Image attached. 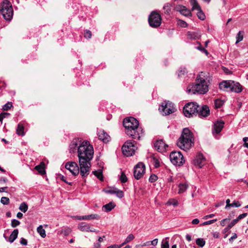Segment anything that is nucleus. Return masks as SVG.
Segmentation results:
<instances>
[{
	"label": "nucleus",
	"instance_id": "obj_28",
	"mask_svg": "<svg viewBox=\"0 0 248 248\" xmlns=\"http://www.w3.org/2000/svg\"><path fill=\"white\" fill-rule=\"evenodd\" d=\"M16 134L22 136L24 135V126L21 124H19L17 125L16 129Z\"/></svg>",
	"mask_w": 248,
	"mask_h": 248
},
{
	"label": "nucleus",
	"instance_id": "obj_38",
	"mask_svg": "<svg viewBox=\"0 0 248 248\" xmlns=\"http://www.w3.org/2000/svg\"><path fill=\"white\" fill-rule=\"evenodd\" d=\"M120 180L121 182L123 183H124L126 182L127 181V178L126 176L125 175V173H124V172H123V171L121 172V176L120 177Z\"/></svg>",
	"mask_w": 248,
	"mask_h": 248
},
{
	"label": "nucleus",
	"instance_id": "obj_31",
	"mask_svg": "<svg viewBox=\"0 0 248 248\" xmlns=\"http://www.w3.org/2000/svg\"><path fill=\"white\" fill-rule=\"evenodd\" d=\"M196 243L199 247L202 248L205 244V241L203 238H199L196 240Z\"/></svg>",
	"mask_w": 248,
	"mask_h": 248
},
{
	"label": "nucleus",
	"instance_id": "obj_52",
	"mask_svg": "<svg viewBox=\"0 0 248 248\" xmlns=\"http://www.w3.org/2000/svg\"><path fill=\"white\" fill-rule=\"evenodd\" d=\"M71 232V230L70 228H66L62 231V233L64 235H68Z\"/></svg>",
	"mask_w": 248,
	"mask_h": 248
},
{
	"label": "nucleus",
	"instance_id": "obj_1",
	"mask_svg": "<svg viewBox=\"0 0 248 248\" xmlns=\"http://www.w3.org/2000/svg\"><path fill=\"white\" fill-rule=\"evenodd\" d=\"M93 148L88 141H82L78 146V156L80 175L82 177H86L89 175L91 161L93 158Z\"/></svg>",
	"mask_w": 248,
	"mask_h": 248
},
{
	"label": "nucleus",
	"instance_id": "obj_56",
	"mask_svg": "<svg viewBox=\"0 0 248 248\" xmlns=\"http://www.w3.org/2000/svg\"><path fill=\"white\" fill-rule=\"evenodd\" d=\"M237 237L236 233H234L232 236L229 239V242L232 243V241Z\"/></svg>",
	"mask_w": 248,
	"mask_h": 248
},
{
	"label": "nucleus",
	"instance_id": "obj_24",
	"mask_svg": "<svg viewBox=\"0 0 248 248\" xmlns=\"http://www.w3.org/2000/svg\"><path fill=\"white\" fill-rule=\"evenodd\" d=\"M18 234V230L17 229L14 230L10 234L8 241L12 243L17 238Z\"/></svg>",
	"mask_w": 248,
	"mask_h": 248
},
{
	"label": "nucleus",
	"instance_id": "obj_41",
	"mask_svg": "<svg viewBox=\"0 0 248 248\" xmlns=\"http://www.w3.org/2000/svg\"><path fill=\"white\" fill-rule=\"evenodd\" d=\"M231 217H232L230 215L228 218H226L225 219L221 220L220 221V225L222 226H224L227 223H228L230 221V219H231Z\"/></svg>",
	"mask_w": 248,
	"mask_h": 248
},
{
	"label": "nucleus",
	"instance_id": "obj_53",
	"mask_svg": "<svg viewBox=\"0 0 248 248\" xmlns=\"http://www.w3.org/2000/svg\"><path fill=\"white\" fill-rule=\"evenodd\" d=\"M248 215V214L245 213H243L241 215H240L239 216H238V217L236 218V219H238V221L239 220H240V219H242V218H245V217H246Z\"/></svg>",
	"mask_w": 248,
	"mask_h": 248
},
{
	"label": "nucleus",
	"instance_id": "obj_8",
	"mask_svg": "<svg viewBox=\"0 0 248 248\" xmlns=\"http://www.w3.org/2000/svg\"><path fill=\"white\" fill-rule=\"evenodd\" d=\"M134 142L135 141L128 140L124 143L122 148L124 155L126 156H130L135 154L137 147L135 146Z\"/></svg>",
	"mask_w": 248,
	"mask_h": 248
},
{
	"label": "nucleus",
	"instance_id": "obj_5",
	"mask_svg": "<svg viewBox=\"0 0 248 248\" xmlns=\"http://www.w3.org/2000/svg\"><path fill=\"white\" fill-rule=\"evenodd\" d=\"M194 141L192 133L188 128H185L177 141V145L181 149L187 151L194 144Z\"/></svg>",
	"mask_w": 248,
	"mask_h": 248
},
{
	"label": "nucleus",
	"instance_id": "obj_51",
	"mask_svg": "<svg viewBox=\"0 0 248 248\" xmlns=\"http://www.w3.org/2000/svg\"><path fill=\"white\" fill-rule=\"evenodd\" d=\"M238 219H234L232 220L231 222L228 224L229 227H230L231 229L233 227L237 222H238Z\"/></svg>",
	"mask_w": 248,
	"mask_h": 248
},
{
	"label": "nucleus",
	"instance_id": "obj_17",
	"mask_svg": "<svg viewBox=\"0 0 248 248\" xmlns=\"http://www.w3.org/2000/svg\"><path fill=\"white\" fill-rule=\"evenodd\" d=\"M78 229L82 232H95V230L93 228H91L90 224L86 222H82L79 223Z\"/></svg>",
	"mask_w": 248,
	"mask_h": 248
},
{
	"label": "nucleus",
	"instance_id": "obj_4",
	"mask_svg": "<svg viewBox=\"0 0 248 248\" xmlns=\"http://www.w3.org/2000/svg\"><path fill=\"white\" fill-rule=\"evenodd\" d=\"M123 125L126 129L127 135L135 139L140 140L143 135V129L139 126V121L133 117L125 118Z\"/></svg>",
	"mask_w": 248,
	"mask_h": 248
},
{
	"label": "nucleus",
	"instance_id": "obj_34",
	"mask_svg": "<svg viewBox=\"0 0 248 248\" xmlns=\"http://www.w3.org/2000/svg\"><path fill=\"white\" fill-rule=\"evenodd\" d=\"M93 174L100 180H103V176L102 174V170H98L93 171Z\"/></svg>",
	"mask_w": 248,
	"mask_h": 248
},
{
	"label": "nucleus",
	"instance_id": "obj_21",
	"mask_svg": "<svg viewBox=\"0 0 248 248\" xmlns=\"http://www.w3.org/2000/svg\"><path fill=\"white\" fill-rule=\"evenodd\" d=\"M242 90V86L238 82L233 81L231 87V92L236 93H240Z\"/></svg>",
	"mask_w": 248,
	"mask_h": 248
},
{
	"label": "nucleus",
	"instance_id": "obj_58",
	"mask_svg": "<svg viewBox=\"0 0 248 248\" xmlns=\"http://www.w3.org/2000/svg\"><path fill=\"white\" fill-rule=\"evenodd\" d=\"M158 243V239L155 238L154 239L153 241H151V245L153 246H156Z\"/></svg>",
	"mask_w": 248,
	"mask_h": 248
},
{
	"label": "nucleus",
	"instance_id": "obj_37",
	"mask_svg": "<svg viewBox=\"0 0 248 248\" xmlns=\"http://www.w3.org/2000/svg\"><path fill=\"white\" fill-rule=\"evenodd\" d=\"M197 16L199 19L203 20L205 19V16L204 14L202 12V9L198 10Z\"/></svg>",
	"mask_w": 248,
	"mask_h": 248
},
{
	"label": "nucleus",
	"instance_id": "obj_3",
	"mask_svg": "<svg viewBox=\"0 0 248 248\" xmlns=\"http://www.w3.org/2000/svg\"><path fill=\"white\" fill-rule=\"evenodd\" d=\"M183 113L187 117L198 115L200 118L206 117L210 114V109L207 105L199 106L196 103L186 104L183 108Z\"/></svg>",
	"mask_w": 248,
	"mask_h": 248
},
{
	"label": "nucleus",
	"instance_id": "obj_15",
	"mask_svg": "<svg viewBox=\"0 0 248 248\" xmlns=\"http://www.w3.org/2000/svg\"><path fill=\"white\" fill-rule=\"evenodd\" d=\"M156 149L159 152L163 153L166 151L168 145L162 140H158L154 144Z\"/></svg>",
	"mask_w": 248,
	"mask_h": 248
},
{
	"label": "nucleus",
	"instance_id": "obj_59",
	"mask_svg": "<svg viewBox=\"0 0 248 248\" xmlns=\"http://www.w3.org/2000/svg\"><path fill=\"white\" fill-rule=\"evenodd\" d=\"M226 205L225 206L226 209H228L229 207H231V203H230V200L227 199L226 201Z\"/></svg>",
	"mask_w": 248,
	"mask_h": 248
},
{
	"label": "nucleus",
	"instance_id": "obj_62",
	"mask_svg": "<svg viewBox=\"0 0 248 248\" xmlns=\"http://www.w3.org/2000/svg\"><path fill=\"white\" fill-rule=\"evenodd\" d=\"M121 247L122 245H112L107 247V248H120Z\"/></svg>",
	"mask_w": 248,
	"mask_h": 248
},
{
	"label": "nucleus",
	"instance_id": "obj_29",
	"mask_svg": "<svg viewBox=\"0 0 248 248\" xmlns=\"http://www.w3.org/2000/svg\"><path fill=\"white\" fill-rule=\"evenodd\" d=\"M37 231L42 237L45 238L46 236V231L43 228L42 225H40L37 228Z\"/></svg>",
	"mask_w": 248,
	"mask_h": 248
},
{
	"label": "nucleus",
	"instance_id": "obj_14",
	"mask_svg": "<svg viewBox=\"0 0 248 248\" xmlns=\"http://www.w3.org/2000/svg\"><path fill=\"white\" fill-rule=\"evenodd\" d=\"M233 80H224L219 84V88L226 92H231V87Z\"/></svg>",
	"mask_w": 248,
	"mask_h": 248
},
{
	"label": "nucleus",
	"instance_id": "obj_12",
	"mask_svg": "<svg viewBox=\"0 0 248 248\" xmlns=\"http://www.w3.org/2000/svg\"><path fill=\"white\" fill-rule=\"evenodd\" d=\"M65 168L74 175H78L79 172V168L75 162H68L66 163Z\"/></svg>",
	"mask_w": 248,
	"mask_h": 248
},
{
	"label": "nucleus",
	"instance_id": "obj_2",
	"mask_svg": "<svg viewBox=\"0 0 248 248\" xmlns=\"http://www.w3.org/2000/svg\"><path fill=\"white\" fill-rule=\"evenodd\" d=\"M205 73L201 72L197 77L195 83L189 85L186 92L189 94H205L208 91V84L206 81Z\"/></svg>",
	"mask_w": 248,
	"mask_h": 248
},
{
	"label": "nucleus",
	"instance_id": "obj_49",
	"mask_svg": "<svg viewBox=\"0 0 248 248\" xmlns=\"http://www.w3.org/2000/svg\"><path fill=\"white\" fill-rule=\"evenodd\" d=\"M178 24L183 28H186L187 26V23L185 21L182 20H179L178 21Z\"/></svg>",
	"mask_w": 248,
	"mask_h": 248
},
{
	"label": "nucleus",
	"instance_id": "obj_43",
	"mask_svg": "<svg viewBox=\"0 0 248 248\" xmlns=\"http://www.w3.org/2000/svg\"><path fill=\"white\" fill-rule=\"evenodd\" d=\"M187 73V70L185 68H180L178 71V77H182L183 75Z\"/></svg>",
	"mask_w": 248,
	"mask_h": 248
},
{
	"label": "nucleus",
	"instance_id": "obj_18",
	"mask_svg": "<svg viewBox=\"0 0 248 248\" xmlns=\"http://www.w3.org/2000/svg\"><path fill=\"white\" fill-rule=\"evenodd\" d=\"M176 10L185 16H191L192 15L190 11L184 6L181 5H178L176 7Z\"/></svg>",
	"mask_w": 248,
	"mask_h": 248
},
{
	"label": "nucleus",
	"instance_id": "obj_36",
	"mask_svg": "<svg viewBox=\"0 0 248 248\" xmlns=\"http://www.w3.org/2000/svg\"><path fill=\"white\" fill-rule=\"evenodd\" d=\"M163 9L165 10V14H169L171 10L170 5L169 3L165 4L163 7Z\"/></svg>",
	"mask_w": 248,
	"mask_h": 248
},
{
	"label": "nucleus",
	"instance_id": "obj_44",
	"mask_svg": "<svg viewBox=\"0 0 248 248\" xmlns=\"http://www.w3.org/2000/svg\"><path fill=\"white\" fill-rule=\"evenodd\" d=\"M19 224L20 222L16 219H12L11 221V226L13 228H15Z\"/></svg>",
	"mask_w": 248,
	"mask_h": 248
},
{
	"label": "nucleus",
	"instance_id": "obj_42",
	"mask_svg": "<svg viewBox=\"0 0 248 248\" xmlns=\"http://www.w3.org/2000/svg\"><path fill=\"white\" fill-rule=\"evenodd\" d=\"M12 106V103L10 102H8L3 106L2 109L3 110H8Z\"/></svg>",
	"mask_w": 248,
	"mask_h": 248
},
{
	"label": "nucleus",
	"instance_id": "obj_63",
	"mask_svg": "<svg viewBox=\"0 0 248 248\" xmlns=\"http://www.w3.org/2000/svg\"><path fill=\"white\" fill-rule=\"evenodd\" d=\"M231 228L229 227L228 226H227L226 228L224 229V230L222 231V233L225 234L227 232H228Z\"/></svg>",
	"mask_w": 248,
	"mask_h": 248
},
{
	"label": "nucleus",
	"instance_id": "obj_13",
	"mask_svg": "<svg viewBox=\"0 0 248 248\" xmlns=\"http://www.w3.org/2000/svg\"><path fill=\"white\" fill-rule=\"evenodd\" d=\"M224 122L222 121H217L214 123L212 128V133L214 135L219 134L224 127Z\"/></svg>",
	"mask_w": 248,
	"mask_h": 248
},
{
	"label": "nucleus",
	"instance_id": "obj_32",
	"mask_svg": "<svg viewBox=\"0 0 248 248\" xmlns=\"http://www.w3.org/2000/svg\"><path fill=\"white\" fill-rule=\"evenodd\" d=\"M19 209L22 212L25 213L28 210V206L26 202H23L20 204Z\"/></svg>",
	"mask_w": 248,
	"mask_h": 248
},
{
	"label": "nucleus",
	"instance_id": "obj_7",
	"mask_svg": "<svg viewBox=\"0 0 248 248\" xmlns=\"http://www.w3.org/2000/svg\"><path fill=\"white\" fill-rule=\"evenodd\" d=\"M170 158L171 162L175 166H181L185 162L183 155L179 151L172 152L170 155Z\"/></svg>",
	"mask_w": 248,
	"mask_h": 248
},
{
	"label": "nucleus",
	"instance_id": "obj_23",
	"mask_svg": "<svg viewBox=\"0 0 248 248\" xmlns=\"http://www.w3.org/2000/svg\"><path fill=\"white\" fill-rule=\"evenodd\" d=\"M45 165V163L41 162L39 165L35 166V169L37 170L40 174L44 175L46 173Z\"/></svg>",
	"mask_w": 248,
	"mask_h": 248
},
{
	"label": "nucleus",
	"instance_id": "obj_22",
	"mask_svg": "<svg viewBox=\"0 0 248 248\" xmlns=\"http://www.w3.org/2000/svg\"><path fill=\"white\" fill-rule=\"evenodd\" d=\"M100 218V216L97 214H91L87 216H82L78 217V219L79 220H91L97 219H98Z\"/></svg>",
	"mask_w": 248,
	"mask_h": 248
},
{
	"label": "nucleus",
	"instance_id": "obj_64",
	"mask_svg": "<svg viewBox=\"0 0 248 248\" xmlns=\"http://www.w3.org/2000/svg\"><path fill=\"white\" fill-rule=\"evenodd\" d=\"M151 245V241H147L144 243H143L141 246L142 247L148 246Z\"/></svg>",
	"mask_w": 248,
	"mask_h": 248
},
{
	"label": "nucleus",
	"instance_id": "obj_27",
	"mask_svg": "<svg viewBox=\"0 0 248 248\" xmlns=\"http://www.w3.org/2000/svg\"><path fill=\"white\" fill-rule=\"evenodd\" d=\"M190 4L192 6V10H200L201 7L200 5L198 4L197 0H190Z\"/></svg>",
	"mask_w": 248,
	"mask_h": 248
},
{
	"label": "nucleus",
	"instance_id": "obj_55",
	"mask_svg": "<svg viewBox=\"0 0 248 248\" xmlns=\"http://www.w3.org/2000/svg\"><path fill=\"white\" fill-rule=\"evenodd\" d=\"M154 162L155 168H158L160 166V162L157 159L154 158Z\"/></svg>",
	"mask_w": 248,
	"mask_h": 248
},
{
	"label": "nucleus",
	"instance_id": "obj_39",
	"mask_svg": "<svg viewBox=\"0 0 248 248\" xmlns=\"http://www.w3.org/2000/svg\"><path fill=\"white\" fill-rule=\"evenodd\" d=\"M224 102L219 99L216 100L215 101V106L217 108H220L223 104Z\"/></svg>",
	"mask_w": 248,
	"mask_h": 248
},
{
	"label": "nucleus",
	"instance_id": "obj_35",
	"mask_svg": "<svg viewBox=\"0 0 248 248\" xmlns=\"http://www.w3.org/2000/svg\"><path fill=\"white\" fill-rule=\"evenodd\" d=\"M135 238L134 235L133 234H130L128 235V236L126 237V238L125 239L124 242L121 245L122 246L125 245L126 243H129L131 241L133 240Z\"/></svg>",
	"mask_w": 248,
	"mask_h": 248
},
{
	"label": "nucleus",
	"instance_id": "obj_11",
	"mask_svg": "<svg viewBox=\"0 0 248 248\" xmlns=\"http://www.w3.org/2000/svg\"><path fill=\"white\" fill-rule=\"evenodd\" d=\"M145 166L141 162L138 163L135 167L134 171V176L135 179L139 180L141 178L145 173Z\"/></svg>",
	"mask_w": 248,
	"mask_h": 248
},
{
	"label": "nucleus",
	"instance_id": "obj_40",
	"mask_svg": "<svg viewBox=\"0 0 248 248\" xmlns=\"http://www.w3.org/2000/svg\"><path fill=\"white\" fill-rule=\"evenodd\" d=\"M0 202L3 205H8L10 202V200L8 197H2L1 198Z\"/></svg>",
	"mask_w": 248,
	"mask_h": 248
},
{
	"label": "nucleus",
	"instance_id": "obj_54",
	"mask_svg": "<svg viewBox=\"0 0 248 248\" xmlns=\"http://www.w3.org/2000/svg\"><path fill=\"white\" fill-rule=\"evenodd\" d=\"M197 48L202 52H204L206 54H208V51L204 48L202 47L201 45L200 44V46H198Z\"/></svg>",
	"mask_w": 248,
	"mask_h": 248
},
{
	"label": "nucleus",
	"instance_id": "obj_46",
	"mask_svg": "<svg viewBox=\"0 0 248 248\" xmlns=\"http://www.w3.org/2000/svg\"><path fill=\"white\" fill-rule=\"evenodd\" d=\"M158 177L155 174H152L149 177V181L151 183L155 182L157 180Z\"/></svg>",
	"mask_w": 248,
	"mask_h": 248
},
{
	"label": "nucleus",
	"instance_id": "obj_26",
	"mask_svg": "<svg viewBox=\"0 0 248 248\" xmlns=\"http://www.w3.org/2000/svg\"><path fill=\"white\" fill-rule=\"evenodd\" d=\"M178 187V193L180 194L185 192L186 190L188 187V185L186 183H181L179 185Z\"/></svg>",
	"mask_w": 248,
	"mask_h": 248
},
{
	"label": "nucleus",
	"instance_id": "obj_60",
	"mask_svg": "<svg viewBox=\"0 0 248 248\" xmlns=\"http://www.w3.org/2000/svg\"><path fill=\"white\" fill-rule=\"evenodd\" d=\"M188 35L189 38H192V39H196V38L198 37L196 35H195L194 33H189Z\"/></svg>",
	"mask_w": 248,
	"mask_h": 248
},
{
	"label": "nucleus",
	"instance_id": "obj_19",
	"mask_svg": "<svg viewBox=\"0 0 248 248\" xmlns=\"http://www.w3.org/2000/svg\"><path fill=\"white\" fill-rule=\"evenodd\" d=\"M204 160L205 158L203 157V155L201 154H199L196 156L193 162L195 165L201 168L203 166Z\"/></svg>",
	"mask_w": 248,
	"mask_h": 248
},
{
	"label": "nucleus",
	"instance_id": "obj_30",
	"mask_svg": "<svg viewBox=\"0 0 248 248\" xmlns=\"http://www.w3.org/2000/svg\"><path fill=\"white\" fill-rule=\"evenodd\" d=\"M244 32L243 31H239L236 36V44L238 43L243 39Z\"/></svg>",
	"mask_w": 248,
	"mask_h": 248
},
{
	"label": "nucleus",
	"instance_id": "obj_25",
	"mask_svg": "<svg viewBox=\"0 0 248 248\" xmlns=\"http://www.w3.org/2000/svg\"><path fill=\"white\" fill-rule=\"evenodd\" d=\"M115 207V203L113 202H110L109 203L103 205L102 207V210L105 212H108L110 211Z\"/></svg>",
	"mask_w": 248,
	"mask_h": 248
},
{
	"label": "nucleus",
	"instance_id": "obj_10",
	"mask_svg": "<svg viewBox=\"0 0 248 248\" xmlns=\"http://www.w3.org/2000/svg\"><path fill=\"white\" fill-rule=\"evenodd\" d=\"M161 17L156 11H153L149 16L148 22L150 26L153 28H157L161 24Z\"/></svg>",
	"mask_w": 248,
	"mask_h": 248
},
{
	"label": "nucleus",
	"instance_id": "obj_61",
	"mask_svg": "<svg viewBox=\"0 0 248 248\" xmlns=\"http://www.w3.org/2000/svg\"><path fill=\"white\" fill-rule=\"evenodd\" d=\"M116 189H109V190H107L106 192L107 193H108L113 194H115Z\"/></svg>",
	"mask_w": 248,
	"mask_h": 248
},
{
	"label": "nucleus",
	"instance_id": "obj_20",
	"mask_svg": "<svg viewBox=\"0 0 248 248\" xmlns=\"http://www.w3.org/2000/svg\"><path fill=\"white\" fill-rule=\"evenodd\" d=\"M98 136L99 140H102L104 142H108L110 139L109 135L104 130H100L98 133Z\"/></svg>",
	"mask_w": 248,
	"mask_h": 248
},
{
	"label": "nucleus",
	"instance_id": "obj_16",
	"mask_svg": "<svg viewBox=\"0 0 248 248\" xmlns=\"http://www.w3.org/2000/svg\"><path fill=\"white\" fill-rule=\"evenodd\" d=\"M82 141L79 139H75L73 140L69 146V151L70 153L78 152V146Z\"/></svg>",
	"mask_w": 248,
	"mask_h": 248
},
{
	"label": "nucleus",
	"instance_id": "obj_45",
	"mask_svg": "<svg viewBox=\"0 0 248 248\" xmlns=\"http://www.w3.org/2000/svg\"><path fill=\"white\" fill-rule=\"evenodd\" d=\"M241 205V203L238 201H234L232 203L231 207H239Z\"/></svg>",
	"mask_w": 248,
	"mask_h": 248
},
{
	"label": "nucleus",
	"instance_id": "obj_9",
	"mask_svg": "<svg viewBox=\"0 0 248 248\" xmlns=\"http://www.w3.org/2000/svg\"><path fill=\"white\" fill-rule=\"evenodd\" d=\"M159 110L163 115H169L176 111L174 104L170 101H164L159 108Z\"/></svg>",
	"mask_w": 248,
	"mask_h": 248
},
{
	"label": "nucleus",
	"instance_id": "obj_6",
	"mask_svg": "<svg viewBox=\"0 0 248 248\" xmlns=\"http://www.w3.org/2000/svg\"><path fill=\"white\" fill-rule=\"evenodd\" d=\"M0 12L4 18L6 20H11L13 18V9L10 2L8 0H4L0 8Z\"/></svg>",
	"mask_w": 248,
	"mask_h": 248
},
{
	"label": "nucleus",
	"instance_id": "obj_48",
	"mask_svg": "<svg viewBox=\"0 0 248 248\" xmlns=\"http://www.w3.org/2000/svg\"><path fill=\"white\" fill-rule=\"evenodd\" d=\"M217 221V219H212L209 221H207L205 222H204L202 224H201V226H205L207 225L211 224Z\"/></svg>",
	"mask_w": 248,
	"mask_h": 248
},
{
	"label": "nucleus",
	"instance_id": "obj_57",
	"mask_svg": "<svg viewBox=\"0 0 248 248\" xmlns=\"http://www.w3.org/2000/svg\"><path fill=\"white\" fill-rule=\"evenodd\" d=\"M20 243L21 245L26 246L27 245V241L24 238H22L20 240Z\"/></svg>",
	"mask_w": 248,
	"mask_h": 248
},
{
	"label": "nucleus",
	"instance_id": "obj_33",
	"mask_svg": "<svg viewBox=\"0 0 248 248\" xmlns=\"http://www.w3.org/2000/svg\"><path fill=\"white\" fill-rule=\"evenodd\" d=\"M169 237L165 238V239H163L161 243V248H169Z\"/></svg>",
	"mask_w": 248,
	"mask_h": 248
},
{
	"label": "nucleus",
	"instance_id": "obj_50",
	"mask_svg": "<svg viewBox=\"0 0 248 248\" xmlns=\"http://www.w3.org/2000/svg\"><path fill=\"white\" fill-rule=\"evenodd\" d=\"M92 36V32L89 30H86L84 32V37L86 38L90 39Z\"/></svg>",
	"mask_w": 248,
	"mask_h": 248
},
{
	"label": "nucleus",
	"instance_id": "obj_47",
	"mask_svg": "<svg viewBox=\"0 0 248 248\" xmlns=\"http://www.w3.org/2000/svg\"><path fill=\"white\" fill-rule=\"evenodd\" d=\"M115 194L119 198H122L124 196L123 191L117 189H116Z\"/></svg>",
	"mask_w": 248,
	"mask_h": 248
}]
</instances>
